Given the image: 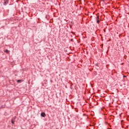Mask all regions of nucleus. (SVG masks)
<instances>
[{"label": "nucleus", "instance_id": "nucleus-7", "mask_svg": "<svg viewBox=\"0 0 129 129\" xmlns=\"http://www.w3.org/2000/svg\"><path fill=\"white\" fill-rule=\"evenodd\" d=\"M97 18H98V17Z\"/></svg>", "mask_w": 129, "mask_h": 129}, {"label": "nucleus", "instance_id": "nucleus-4", "mask_svg": "<svg viewBox=\"0 0 129 129\" xmlns=\"http://www.w3.org/2000/svg\"><path fill=\"white\" fill-rule=\"evenodd\" d=\"M11 122H12V123H13V124H14V123H15V120H14V119H12Z\"/></svg>", "mask_w": 129, "mask_h": 129}, {"label": "nucleus", "instance_id": "nucleus-3", "mask_svg": "<svg viewBox=\"0 0 129 129\" xmlns=\"http://www.w3.org/2000/svg\"><path fill=\"white\" fill-rule=\"evenodd\" d=\"M5 53H7V54H9V53L10 52V51H9L8 49H6L5 50Z\"/></svg>", "mask_w": 129, "mask_h": 129}, {"label": "nucleus", "instance_id": "nucleus-6", "mask_svg": "<svg viewBox=\"0 0 129 129\" xmlns=\"http://www.w3.org/2000/svg\"><path fill=\"white\" fill-rule=\"evenodd\" d=\"M17 82H21V80L17 81Z\"/></svg>", "mask_w": 129, "mask_h": 129}, {"label": "nucleus", "instance_id": "nucleus-5", "mask_svg": "<svg viewBox=\"0 0 129 129\" xmlns=\"http://www.w3.org/2000/svg\"><path fill=\"white\" fill-rule=\"evenodd\" d=\"M97 23L98 24H99V20H97Z\"/></svg>", "mask_w": 129, "mask_h": 129}, {"label": "nucleus", "instance_id": "nucleus-2", "mask_svg": "<svg viewBox=\"0 0 129 129\" xmlns=\"http://www.w3.org/2000/svg\"><path fill=\"white\" fill-rule=\"evenodd\" d=\"M4 5H7V4H8V3H9V2L8 1V0H4Z\"/></svg>", "mask_w": 129, "mask_h": 129}, {"label": "nucleus", "instance_id": "nucleus-1", "mask_svg": "<svg viewBox=\"0 0 129 129\" xmlns=\"http://www.w3.org/2000/svg\"><path fill=\"white\" fill-rule=\"evenodd\" d=\"M41 116H42L43 117H45V116H46V114H45V113L42 112L41 113Z\"/></svg>", "mask_w": 129, "mask_h": 129}]
</instances>
